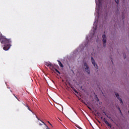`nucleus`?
I'll return each instance as SVG.
<instances>
[{"label": "nucleus", "mask_w": 129, "mask_h": 129, "mask_svg": "<svg viewBox=\"0 0 129 129\" xmlns=\"http://www.w3.org/2000/svg\"><path fill=\"white\" fill-rule=\"evenodd\" d=\"M47 122H48V123H49V124H50V125H51V126H53L52 125V124H51V123H50V121H48Z\"/></svg>", "instance_id": "obj_17"}, {"label": "nucleus", "mask_w": 129, "mask_h": 129, "mask_svg": "<svg viewBox=\"0 0 129 129\" xmlns=\"http://www.w3.org/2000/svg\"><path fill=\"white\" fill-rule=\"evenodd\" d=\"M102 118H103V117H101V119H102Z\"/></svg>", "instance_id": "obj_22"}, {"label": "nucleus", "mask_w": 129, "mask_h": 129, "mask_svg": "<svg viewBox=\"0 0 129 129\" xmlns=\"http://www.w3.org/2000/svg\"><path fill=\"white\" fill-rule=\"evenodd\" d=\"M36 118H37L38 120H40L41 122H42V123H43V124H44V125H45L46 129H50L49 127H48V125H47V124L45 123V122L42 121V120L40 119V118L38 117V116L36 115Z\"/></svg>", "instance_id": "obj_6"}, {"label": "nucleus", "mask_w": 129, "mask_h": 129, "mask_svg": "<svg viewBox=\"0 0 129 129\" xmlns=\"http://www.w3.org/2000/svg\"><path fill=\"white\" fill-rule=\"evenodd\" d=\"M55 71H56L57 72V73H58V74H60V72H59V71H58V70H57L56 68L54 69L53 72H55Z\"/></svg>", "instance_id": "obj_11"}, {"label": "nucleus", "mask_w": 129, "mask_h": 129, "mask_svg": "<svg viewBox=\"0 0 129 129\" xmlns=\"http://www.w3.org/2000/svg\"><path fill=\"white\" fill-rule=\"evenodd\" d=\"M57 62H58V64L59 65L60 67H61V68H64V66H63V64L62 63V62H61V61L60 60H57Z\"/></svg>", "instance_id": "obj_9"}, {"label": "nucleus", "mask_w": 129, "mask_h": 129, "mask_svg": "<svg viewBox=\"0 0 129 129\" xmlns=\"http://www.w3.org/2000/svg\"><path fill=\"white\" fill-rule=\"evenodd\" d=\"M13 95L15 96V97L16 98H17V99H18V97H17V96H16L15 95V94H13Z\"/></svg>", "instance_id": "obj_20"}, {"label": "nucleus", "mask_w": 129, "mask_h": 129, "mask_svg": "<svg viewBox=\"0 0 129 129\" xmlns=\"http://www.w3.org/2000/svg\"><path fill=\"white\" fill-rule=\"evenodd\" d=\"M38 124H39V125H42L43 124H42V123L39 122V123H38Z\"/></svg>", "instance_id": "obj_19"}, {"label": "nucleus", "mask_w": 129, "mask_h": 129, "mask_svg": "<svg viewBox=\"0 0 129 129\" xmlns=\"http://www.w3.org/2000/svg\"><path fill=\"white\" fill-rule=\"evenodd\" d=\"M71 88L73 89V90L74 91L76 90V89H75V88H74V87H71Z\"/></svg>", "instance_id": "obj_14"}, {"label": "nucleus", "mask_w": 129, "mask_h": 129, "mask_svg": "<svg viewBox=\"0 0 129 129\" xmlns=\"http://www.w3.org/2000/svg\"><path fill=\"white\" fill-rule=\"evenodd\" d=\"M49 68L51 69V70H52V71H54L55 68V67H54V65L52 64V63L49 66Z\"/></svg>", "instance_id": "obj_8"}, {"label": "nucleus", "mask_w": 129, "mask_h": 129, "mask_svg": "<svg viewBox=\"0 0 129 129\" xmlns=\"http://www.w3.org/2000/svg\"><path fill=\"white\" fill-rule=\"evenodd\" d=\"M91 61L93 65H94L95 68H96V69H98L97 64L95 63V60H94V59H93V57H91Z\"/></svg>", "instance_id": "obj_4"}, {"label": "nucleus", "mask_w": 129, "mask_h": 129, "mask_svg": "<svg viewBox=\"0 0 129 129\" xmlns=\"http://www.w3.org/2000/svg\"><path fill=\"white\" fill-rule=\"evenodd\" d=\"M107 117H108V118H110V117H108V116L107 115Z\"/></svg>", "instance_id": "obj_23"}, {"label": "nucleus", "mask_w": 129, "mask_h": 129, "mask_svg": "<svg viewBox=\"0 0 129 129\" xmlns=\"http://www.w3.org/2000/svg\"><path fill=\"white\" fill-rule=\"evenodd\" d=\"M126 56H124V58H125Z\"/></svg>", "instance_id": "obj_25"}, {"label": "nucleus", "mask_w": 129, "mask_h": 129, "mask_svg": "<svg viewBox=\"0 0 129 129\" xmlns=\"http://www.w3.org/2000/svg\"><path fill=\"white\" fill-rule=\"evenodd\" d=\"M51 63L50 62H45V65H46V66H47V67H49V66L51 65Z\"/></svg>", "instance_id": "obj_10"}, {"label": "nucleus", "mask_w": 129, "mask_h": 129, "mask_svg": "<svg viewBox=\"0 0 129 129\" xmlns=\"http://www.w3.org/2000/svg\"><path fill=\"white\" fill-rule=\"evenodd\" d=\"M102 41L103 43V46H104V47H105V46H106L105 44L106 43V35H105V34L102 35Z\"/></svg>", "instance_id": "obj_3"}, {"label": "nucleus", "mask_w": 129, "mask_h": 129, "mask_svg": "<svg viewBox=\"0 0 129 129\" xmlns=\"http://www.w3.org/2000/svg\"><path fill=\"white\" fill-rule=\"evenodd\" d=\"M115 94L117 99H118V100H119V101L120 102V103H121V104H122V103H123V102H122V100L121 99V98H120L119 97V95L118 94V93H115Z\"/></svg>", "instance_id": "obj_5"}, {"label": "nucleus", "mask_w": 129, "mask_h": 129, "mask_svg": "<svg viewBox=\"0 0 129 129\" xmlns=\"http://www.w3.org/2000/svg\"><path fill=\"white\" fill-rule=\"evenodd\" d=\"M27 107H28V109H29V110H30L31 111V109H30V108L29 107V106H28V105H27Z\"/></svg>", "instance_id": "obj_18"}, {"label": "nucleus", "mask_w": 129, "mask_h": 129, "mask_svg": "<svg viewBox=\"0 0 129 129\" xmlns=\"http://www.w3.org/2000/svg\"><path fill=\"white\" fill-rule=\"evenodd\" d=\"M0 42L1 44H4L3 50L8 51L11 49V47H12V39L11 38L8 39L6 38V36H2L0 37Z\"/></svg>", "instance_id": "obj_1"}, {"label": "nucleus", "mask_w": 129, "mask_h": 129, "mask_svg": "<svg viewBox=\"0 0 129 129\" xmlns=\"http://www.w3.org/2000/svg\"><path fill=\"white\" fill-rule=\"evenodd\" d=\"M2 37H4V36H3V34H2V33H0V38H2Z\"/></svg>", "instance_id": "obj_16"}, {"label": "nucleus", "mask_w": 129, "mask_h": 129, "mask_svg": "<svg viewBox=\"0 0 129 129\" xmlns=\"http://www.w3.org/2000/svg\"><path fill=\"white\" fill-rule=\"evenodd\" d=\"M84 67L87 73H88V74H90V71H89V67H88V64H87V63L86 62L84 63Z\"/></svg>", "instance_id": "obj_2"}, {"label": "nucleus", "mask_w": 129, "mask_h": 129, "mask_svg": "<svg viewBox=\"0 0 129 129\" xmlns=\"http://www.w3.org/2000/svg\"><path fill=\"white\" fill-rule=\"evenodd\" d=\"M105 114V115H106V114Z\"/></svg>", "instance_id": "obj_27"}, {"label": "nucleus", "mask_w": 129, "mask_h": 129, "mask_svg": "<svg viewBox=\"0 0 129 129\" xmlns=\"http://www.w3.org/2000/svg\"><path fill=\"white\" fill-rule=\"evenodd\" d=\"M103 121H104V122H105L106 124H107L108 126H109L110 127H111V125L110 124H109V123L108 122V121H107V120H106L105 118H104Z\"/></svg>", "instance_id": "obj_7"}, {"label": "nucleus", "mask_w": 129, "mask_h": 129, "mask_svg": "<svg viewBox=\"0 0 129 129\" xmlns=\"http://www.w3.org/2000/svg\"><path fill=\"white\" fill-rule=\"evenodd\" d=\"M115 2L117 5H118L119 4V0H115Z\"/></svg>", "instance_id": "obj_12"}, {"label": "nucleus", "mask_w": 129, "mask_h": 129, "mask_svg": "<svg viewBox=\"0 0 129 129\" xmlns=\"http://www.w3.org/2000/svg\"><path fill=\"white\" fill-rule=\"evenodd\" d=\"M118 110H119L120 113H121V115H122V113L121 112V110H120V108L119 107L118 108Z\"/></svg>", "instance_id": "obj_13"}, {"label": "nucleus", "mask_w": 129, "mask_h": 129, "mask_svg": "<svg viewBox=\"0 0 129 129\" xmlns=\"http://www.w3.org/2000/svg\"><path fill=\"white\" fill-rule=\"evenodd\" d=\"M89 109H91V108H90V107H88Z\"/></svg>", "instance_id": "obj_21"}, {"label": "nucleus", "mask_w": 129, "mask_h": 129, "mask_svg": "<svg viewBox=\"0 0 129 129\" xmlns=\"http://www.w3.org/2000/svg\"><path fill=\"white\" fill-rule=\"evenodd\" d=\"M112 63H113V61H112V60H111Z\"/></svg>", "instance_id": "obj_24"}, {"label": "nucleus", "mask_w": 129, "mask_h": 129, "mask_svg": "<svg viewBox=\"0 0 129 129\" xmlns=\"http://www.w3.org/2000/svg\"><path fill=\"white\" fill-rule=\"evenodd\" d=\"M74 91L75 92V93H77V94H78V92H77V90H75V91Z\"/></svg>", "instance_id": "obj_15"}, {"label": "nucleus", "mask_w": 129, "mask_h": 129, "mask_svg": "<svg viewBox=\"0 0 129 129\" xmlns=\"http://www.w3.org/2000/svg\"><path fill=\"white\" fill-rule=\"evenodd\" d=\"M99 8H100V7H98V10H99Z\"/></svg>", "instance_id": "obj_26"}]
</instances>
